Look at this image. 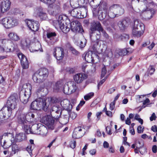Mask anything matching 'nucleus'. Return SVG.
Wrapping results in <instances>:
<instances>
[{"label":"nucleus","instance_id":"f257e3e1","mask_svg":"<svg viewBox=\"0 0 157 157\" xmlns=\"http://www.w3.org/2000/svg\"><path fill=\"white\" fill-rule=\"evenodd\" d=\"M90 37L93 43L91 48L94 52L98 50L101 51L105 50L106 46L105 42L99 40L101 37V32H103V28L100 23L98 21H93L91 23L90 28Z\"/></svg>","mask_w":157,"mask_h":157},{"label":"nucleus","instance_id":"f03ea898","mask_svg":"<svg viewBox=\"0 0 157 157\" xmlns=\"http://www.w3.org/2000/svg\"><path fill=\"white\" fill-rule=\"evenodd\" d=\"M32 88L31 85L29 83L24 84L20 87L19 89H21L20 98L21 101L23 103L25 104L28 102L31 94Z\"/></svg>","mask_w":157,"mask_h":157},{"label":"nucleus","instance_id":"7ed1b4c3","mask_svg":"<svg viewBox=\"0 0 157 157\" xmlns=\"http://www.w3.org/2000/svg\"><path fill=\"white\" fill-rule=\"evenodd\" d=\"M16 48L15 44L11 41L6 39H0V53L12 52Z\"/></svg>","mask_w":157,"mask_h":157},{"label":"nucleus","instance_id":"20e7f679","mask_svg":"<svg viewBox=\"0 0 157 157\" xmlns=\"http://www.w3.org/2000/svg\"><path fill=\"white\" fill-rule=\"evenodd\" d=\"M48 73V70L46 68H40L33 75V79L35 82H42L47 78Z\"/></svg>","mask_w":157,"mask_h":157},{"label":"nucleus","instance_id":"39448f33","mask_svg":"<svg viewBox=\"0 0 157 157\" xmlns=\"http://www.w3.org/2000/svg\"><path fill=\"white\" fill-rule=\"evenodd\" d=\"M0 24L7 29H10L17 26L18 24V20L13 17H8L0 20Z\"/></svg>","mask_w":157,"mask_h":157},{"label":"nucleus","instance_id":"423d86ee","mask_svg":"<svg viewBox=\"0 0 157 157\" xmlns=\"http://www.w3.org/2000/svg\"><path fill=\"white\" fill-rule=\"evenodd\" d=\"M78 4L77 3L76 6H74L75 8L71 11H69V13L74 17L77 18H83L85 17L87 15V9L84 7H76Z\"/></svg>","mask_w":157,"mask_h":157},{"label":"nucleus","instance_id":"0eeeda50","mask_svg":"<svg viewBox=\"0 0 157 157\" xmlns=\"http://www.w3.org/2000/svg\"><path fill=\"white\" fill-rule=\"evenodd\" d=\"M145 26L143 23L139 22L137 20L134 21V25L132 29V34L133 35L140 36L144 32Z\"/></svg>","mask_w":157,"mask_h":157},{"label":"nucleus","instance_id":"6e6552de","mask_svg":"<svg viewBox=\"0 0 157 157\" xmlns=\"http://www.w3.org/2000/svg\"><path fill=\"white\" fill-rule=\"evenodd\" d=\"M26 136L23 133H21L17 134L15 136V138L13 137V138L10 137V140L11 141V143L8 144L6 140H4L3 144H2V146L4 149H7L12 144L16 142H20L25 139Z\"/></svg>","mask_w":157,"mask_h":157},{"label":"nucleus","instance_id":"1a4fd4ad","mask_svg":"<svg viewBox=\"0 0 157 157\" xmlns=\"http://www.w3.org/2000/svg\"><path fill=\"white\" fill-rule=\"evenodd\" d=\"M33 134H40L43 136H46L48 133L47 128L41 124H35L33 125Z\"/></svg>","mask_w":157,"mask_h":157},{"label":"nucleus","instance_id":"9d476101","mask_svg":"<svg viewBox=\"0 0 157 157\" xmlns=\"http://www.w3.org/2000/svg\"><path fill=\"white\" fill-rule=\"evenodd\" d=\"M17 96L16 94H14L10 97L7 101L6 108L8 110L12 113V111L17 107Z\"/></svg>","mask_w":157,"mask_h":157},{"label":"nucleus","instance_id":"9b49d317","mask_svg":"<svg viewBox=\"0 0 157 157\" xmlns=\"http://www.w3.org/2000/svg\"><path fill=\"white\" fill-rule=\"evenodd\" d=\"M46 106L45 100L42 99H38L33 101L31 105V108L34 110H40L43 109L45 111H47V109H45Z\"/></svg>","mask_w":157,"mask_h":157},{"label":"nucleus","instance_id":"f8f14e48","mask_svg":"<svg viewBox=\"0 0 157 157\" xmlns=\"http://www.w3.org/2000/svg\"><path fill=\"white\" fill-rule=\"evenodd\" d=\"M51 106L50 109L47 111H49L52 117L58 119L61 114V109L57 105H55Z\"/></svg>","mask_w":157,"mask_h":157},{"label":"nucleus","instance_id":"ddd939ff","mask_svg":"<svg viewBox=\"0 0 157 157\" xmlns=\"http://www.w3.org/2000/svg\"><path fill=\"white\" fill-rule=\"evenodd\" d=\"M25 21L29 28L32 31L36 32L39 29V25L38 21L29 19H26Z\"/></svg>","mask_w":157,"mask_h":157},{"label":"nucleus","instance_id":"4468645a","mask_svg":"<svg viewBox=\"0 0 157 157\" xmlns=\"http://www.w3.org/2000/svg\"><path fill=\"white\" fill-rule=\"evenodd\" d=\"M85 129L81 127H78L76 128L74 130L72 134L73 138L78 139L82 137L85 134Z\"/></svg>","mask_w":157,"mask_h":157},{"label":"nucleus","instance_id":"2eb2a0df","mask_svg":"<svg viewBox=\"0 0 157 157\" xmlns=\"http://www.w3.org/2000/svg\"><path fill=\"white\" fill-rule=\"evenodd\" d=\"M70 25H71L70 28L73 32L82 33L83 31L80 23L78 21H73L70 24Z\"/></svg>","mask_w":157,"mask_h":157},{"label":"nucleus","instance_id":"dca6fc26","mask_svg":"<svg viewBox=\"0 0 157 157\" xmlns=\"http://www.w3.org/2000/svg\"><path fill=\"white\" fill-rule=\"evenodd\" d=\"M59 99L56 98L49 97L45 100V101L46 106L44 108L45 109H47V111L49 109L51 106H52V105L59 102Z\"/></svg>","mask_w":157,"mask_h":157},{"label":"nucleus","instance_id":"f3484780","mask_svg":"<svg viewBox=\"0 0 157 157\" xmlns=\"http://www.w3.org/2000/svg\"><path fill=\"white\" fill-rule=\"evenodd\" d=\"M34 14H37L42 20H45L47 18V16L44 10L41 7L35 8L34 10Z\"/></svg>","mask_w":157,"mask_h":157},{"label":"nucleus","instance_id":"a211bd4d","mask_svg":"<svg viewBox=\"0 0 157 157\" xmlns=\"http://www.w3.org/2000/svg\"><path fill=\"white\" fill-rule=\"evenodd\" d=\"M53 55L57 60H62L64 56L63 49L61 48L56 47L54 49Z\"/></svg>","mask_w":157,"mask_h":157},{"label":"nucleus","instance_id":"6ab92c4d","mask_svg":"<svg viewBox=\"0 0 157 157\" xmlns=\"http://www.w3.org/2000/svg\"><path fill=\"white\" fill-rule=\"evenodd\" d=\"M11 2L10 0H4L0 5L1 10L2 13L7 12L10 8Z\"/></svg>","mask_w":157,"mask_h":157},{"label":"nucleus","instance_id":"aec40b11","mask_svg":"<svg viewBox=\"0 0 157 157\" xmlns=\"http://www.w3.org/2000/svg\"><path fill=\"white\" fill-rule=\"evenodd\" d=\"M18 56L20 60L21 63L23 68L26 69L29 67V63L26 57L22 53H19Z\"/></svg>","mask_w":157,"mask_h":157},{"label":"nucleus","instance_id":"412c9836","mask_svg":"<svg viewBox=\"0 0 157 157\" xmlns=\"http://www.w3.org/2000/svg\"><path fill=\"white\" fill-rule=\"evenodd\" d=\"M86 78V75L82 73L77 74L74 76V80L77 83L82 82Z\"/></svg>","mask_w":157,"mask_h":157},{"label":"nucleus","instance_id":"4be33fe9","mask_svg":"<svg viewBox=\"0 0 157 157\" xmlns=\"http://www.w3.org/2000/svg\"><path fill=\"white\" fill-rule=\"evenodd\" d=\"M43 119H45L46 121H44L45 124L48 126L49 129H53L54 128V121L51 117H45Z\"/></svg>","mask_w":157,"mask_h":157},{"label":"nucleus","instance_id":"5701e85b","mask_svg":"<svg viewBox=\"0 0 157 157\" xmlns=\"http://www.w3.org/2000/svg\"><path fill=\"white\" fill-rule=\"evenodd\" d=\"M112 10L113 9L115 14L117 15H120L124 13V10L120 6L117 5H113L111 6Z\"/></svg>","mask_w":157,"mask_h":157},{"label":"nucleus","instance_id":"b1692460","mask_svg":"<svg viewBox=\"0 0 157 157\" xmlns=\"http://www.w3.org/2000/svg\"><path fill=\"white\" fill-rule=\"evenodd\" d=\"M61 106L65 109L70 110L72 108V105L67 99H64L61 102Z\"/></svg>","mask_w":157,"mask_h":157},{"label":"nucleus","instance_id":"393cba45","mask_svg":"<svg viewBox=\"0 0 157 157\" xmlns=\"http://www.w3.org/2000/svg\"><path fill=\"white\" fill-rule=\"evenodd\" d=\"M33 48L29 49L31 52H34L35 51H40V52H43V49L42 48L41 44L38 42L37 41L35 44H33Z\"/></svg>","mask_w":157,"mask_h":157},{"label":"nucleus","instance_id":"a878e982","mask_svg":"<svg viewBox=\"0 0 157 157\" xmlns=\"http://www.w3.org/2000/svg\"><path fill=\"white\" fill-rule=\"evenodd\" d=\"M64 22V21L63 19L62 16L60 15L59 16L58 20L53 21V25L55 26L56 28H58V27L60 28V26L62 25L63 22Z\"/></svg>","mask_w":157,"mask_h":157},{"label":"nucleus","instance_id":"bb28decb","mask_svg":"<svg viewBox=\"0 0 157 157\" xmlns=\"http://www.w3.org/2000/svg\"><path fill=\"white\" fill-rule=\"evenodd\" d=\"M94 54L91 51H90L86 52L85 56V59L87 62L91 63L93 61Z\"/></svg>","mask_w":157,"mask_h":157},{"label":"nucleus","instance_id":"cd10ccee","mask_svg":"<svg viewBox=\"0 0 157 157\" xmlns=\"http://www.w3.org/2000/svg\"><path fill=\"white\" fill-rule=\"evenodd\" d=\"M64 22H63L62 25L60 26V29L63 33H67L70 31L71 25L69 23L67 24V23H65L64 24Z\"/></svg>","mask_w":157,"mask_h":157},{"label":"nucleus","instance_id":"c85d7f7f","mask_svg":"<svg viewBox=\"0 0 157 157\" xmlns=\"http://www.w3.org/2000/svg\"><path fill=\"white\" fill-rule=\"evenodd\" d=\"M8 36L10 40L13 41H17L20 40V38L17 33L14 32H10L8 35Z\"/></svg>","mask_w":157,"mask_h":157},{"label":"nucleus","instance_id":"c756f323","mask_svg":"<svg viewBox=\"0 0 157 157\" xmlns=\"http://www.w3.org/2000/svg\"><path fill=\"white\" fill-rule=\"evenodd\" d=\"M69 87V90L71 91V93L75 91L76 89V84L73 81H70L67 83Z\"/></svg>","mask_w":157,"mask_h":157},{"label":"nucleus","instance_id":"7c9ffc66","mask_svg":"<svg viewBox=\"0 0 157 157\" xmlns=\"http://www.w3.org/2000/svg\"><path fill=\"white\" fill-rule=\"evenodd\" d=\"M32 127L33 126L30 128V126L28 125L27 123H26V124L25 123V124H23V125L22 126L23 128H24L25 132L27 134H33Z\"/></svg>","mask_w":157,"mask_h":157},{"label":"nucleus","instance_id":"2f4dec72","mask_svg":"<svg viewBox=\"0 0 157 157\" xmlns=\"http://www.w3.org/2000/svg\"><path fill=\"white\" fill-rule=\"evenodd\" d=\"M18 121L20 124H26L25 115V114L21 113L18 117Z\"/></svg>","mask_w":157,"mask_h":157},{"label":"nucleus","instance_id":"473e14b6","mask_svg":"<svg viewBox=\"0 0 157 157\" xmlns=\"http://www.w3.org/2000/svg\"><path fill=\"white\" fill-rule=\"evenodd\" d=\"M63 83L62 82L59 81L56 82L54 86L53 90L55 92H58L60 91Z\"/></svg>","mask_w":157,"mask_h":157},{"label":"nucleus","instance_id":"72a5a7b5","mask_svg":"<svg viewBox=\"0 0 157 157\" xmlns=\"http://www.w3.org/2000/svg\"><path fill=\"white\" fill-rule=\"evenodd\" d=\"M118 25L121 30H124L127 26V22L125 20L120 21L118 22Z\"/></svg>","mask_w":157,"mask_h":157},{"label":"nucleus","instance_id":"f704fd0d","mask_svg":"<svg viewBox=\"0 0 157 157\" xmlns=\"http://www.w3.org/2000/svg\"><path fill=\"white\" fill-rule=\"evenodd\" d=\"M106 11L105 10H99L98 12V18L100 20H102L105 19L106 16Z\"/></svg>","mask_w":157,"mask_h":157},{"label":"nucleus","instance_id":"c9c22d12","mask_svg":"<svg viewBox=\"0 0 157 157\" xmlns=\"http://www.w3.org/2000/svg\"><path fill=\"white\" fill-rule=\"evenodd\" d=\"M13 134L11 132H5L3 134H0V144H1V141L3 137L5 138L8 137L10 139V137L13 138Z\"/></svg>","mask_w":157,"mask_h":157},{"label":"nucleus","instance_id":"e433bc0d","mask_svg":"<svg viewBox=\"0 0 157 157\" xmlns=\"http://www.w3.org/2000/svg\"><path fill=\"white\" fill-rule=\"evenodd\" d=\"M26 121L33 122L34 120L35 115L31 113H29L25 115Z\"/></svg>","mask_w":157,"mask_h":157},{"label":"nucleus","instance_id":"4c0bfd02","mask_svg":"<svg viewBox=\"0 0 157 157\" xmlns=\"http://www.w3.org/2000/svg\"><path fill=\"white\" fill-rule=\"evenodd\" d=\"M111 6H110L108 10V15L109 17L111 18H113L117 16V15L114 11L113 9L112 10Z\"/></svg>","mask_w":157,"mask_h":157},{"label":"nucleus","instance_id":"58836bf2","mask_svg":"<svg viewBox=\"0 0 157 157\" xmlns=\"http://www.w3.org/2000/svg\"><path fill=\"white\" fill-rule=\"evenodd\" d=\"M63 91V93L65 94H71V91L69 90V87L67 83L64 86Z\"/></svg>","mask_w":157,"mask_h":157},{"label":"nucleus","instance_id":"ea45409f","mask_svg":"<svg viewBox=\"0 0 157 157\" xmlns=\"http://www.w3.org/2000/svg\"><path fill=\"white\" fill-rule=\"evenodd\" d=\"M68 116L67 115H65L64 118H60L59 119V120L61 121L60 122L61 124H66L68 121Z\"/></svg>","mask_w":157,"mask_h":157},{"label":"nucleus","instance_id":"a19ab883","mask_svg":"<svg viewBox=\"0 0 157 157\" xmlns=\"http://www.w3.org/2000/svg\"><path fill=\"white\" fill-rule=\"evenodd\" d=\"M40 1L44 3L49 5L50 7H51L52 4H53L56 0H39Z\"/></svg>","mask_w":157,"mask_h":157},{"label":"nucleus","instance_id":"79ce46f5","mask_svg":"<svg viewBox=\"0 0 157 157\" xmlns=\"http://www.w3.org/2000/svg\"><path fill=\"white\" fill-rule=\"evenodd\" d=\"M56 36L55 32H49L47 33V36L48 38L52 40L53 39L54 37Z\"/></svg>","mask_w":157,"mask_h":157},{"label":"nucleus","instance_id":"37998d69","mask_svg":"<svg viewBox=\"0 0 157 157\" xmlns=\"http://www.w3.org/2000/svg\"><path fill=\"white\" fill-rule=\"evenodd\" d=\"M86 40L84 37H83L79 43V46L81 48H84L86 45Z\"/></svg>","mask_w":157,"mask_h":157},{"label":"nucleus","instance_id":"c03bdc74","mask_svg":"<svg viewBox=\"0 0 157 157\" xmlns=\"http://www.w3.org/2000/svg\"><path fill=\"white\" fill-rule=\"evenodd\" d=\"M34 147L33 145H29L26 147V150L29 152L30 156H31V155H32V151L34 148Z\"/></svg>","mask_w":157,"mask_h":157},{"label":"nucleus","instance_id":"a18cd8bd","mask_svg":"<svg viewBox=\"0 0 157 157\" xmlns=\"http://www.w3.org/2000/svg\"><path fill=\"white\" fill-rule=\"evenodd\" d=\"M28 41L27 40H23L21 41V45L23 48H25L29 46V43H28Z\"/></svg>","mask_w":157,"mask_h":157},{"label":"nucleus","instance_id":"49530a36","mask_svg":"<svg viewBox=\"0 0 157 157\" xmlns=\"http://www.w3.org/2000/svg\"><path fill=\"white\" fill-rule=\"evenodd\" d=\"M136 147L139 149L142 148L144 145V144L143 142H140L139 141H136L135 142Z\"/></svg>","mask_w":157,"mask_h":157},{"label":"nucleus","instance_id":"de8ad7c7","mask_svg":"<svg viewBox=\"0 0 157 157\" xmlns=\"http://www.w3.org/2000/svg\"><path fill=\"white\" fill-rule=\"evenodd\" d=\"M94 95V93L93 92L90 93L84 96V98L86 100H87L91 98Z\"/></svg>","mask_w":157,"mask_h":157},{"label":"nucleus","instance_id":"09e8293b","mask_svg":"<svg viewBox=\"0 0 157 157\" xmlns=\"http://www.w3.org/2000/svg\"><path fill=\"white\" fill-rule=\"evenodd\" d=\"M154 2L152 0H148L146 3V6L147 8H152L154 6Z\"/></svg>","mask_w":157,"mask_h":157},{"label":"nucleus","instance_id":"8fccbe9b","mask_svg":"<svg viewBox=\"0 0 157 157\" xmlns=\"http://www.w3.org/2000/svg\"><path fill=\"white\" fill-rule=\"evenodd\" d=\"M149 74L150 75L153 74L155 71V69L152 66H150L148 68Z\"/></svg>","mask_w":157,"mask_h":157},{"label":"nucleus","instance_id":"3c124183","mask_svg":"<svg viewBox=\"0 0 157 157\" xmlns=\"http://www.w3.org/2000/svg\"><path fill=\"white\" fill-rule=\"evenodd\" d=\"M93 61L92 62V63H98V62H99V59H98V57L97 55H95L94 54H93Z\"/></svg>","mask_w":157,"mask_h":157},{"label":"nucleus","instance_id":"603ef678","mask_svg":"<svg viewBox=\"0 0 157 157\" xmlns=\"http://www.w3.org/2000/svg\"><path fill=\"white\" fill-rule=\"evenodd\" d=\"M119 38L121 40H128L129 38V36L126 34H123L121 35Z\"/></svg>","mask_w":157,"mask_h":157},{"label":"nucleus","instance_id":"864d4df0","mask_svg":"<svg viewBox=\"0 0 157 157\" xmlns=\"http://www.w3.org/2000/svg\"><path fill=\"white\" fill-rule=\"evenodd\" d=\"M144 128L141 126H138L137 128V132L139 133H142L143 132Z\"/></svg>","mask_w":157,"mask_h":157},{"label":"nucleus","instance_id":"5fc2aeb1","mask_svg":"<svg viewBox=\"0 0 157 157\" xmlns=\"http://www.w3.org/2000/svg\"><path fill=\"white\" fill-rule=\"evenodd\" d=\"M106 73V70L105 66L102 68L101 71V78H102L105 76Z\"/></svg>","mask_w":157,"mask_h":157},{"label":"nucleus","instance_id":"6e6d98bb","mask_svg":"<svg viewBox=\"0 0 157 157\" xmlns=\"http://www.w3.org/2000/svg\"><path fill=\"white\" fill-rule=\"evenodd\" d=\"M70 147L71 148L74 149L75 148L76 146V142L75 141H71L70 143Z\"/></svg>","mask_w":157,"mask_h":157},{"label":"nucleus","instance_id":"4d7b16f0","mask_svg":"<svg viewBox=\"0 0 157 157\" xmlns=\"http://www.w3.org/2000/svg\"><path fill=\"white\" fill-rule=\"evenodd\" d=\"M70 50L71 51L72 53L74 55H77L79 54L78 51L76 50L74 48L72 47L70 48Z\"/></svg>","mask_w":157,"mask_h":157},{"label":"nucleus","instance_id":"13d9d810","mask_svg":"<svg viewBox=\"0 0 157 157\" xmlns=\"http://www.w3.org/2000/svg\"><path fill=\"white\" fill-rule=\"evenodd\" d=\"M12 151H14L15 153L17 152L18 150V147L15 144H13V145L12 147Z\"/></svg>","mask_w":157,"mask_h":157},{"label":"nucleus","instance_id":"bf43d9fd","mask_svg":"<svg viewBox=\"0 0 157 157\" xmlns=\"http://www.w3.org/2000/svg\"><path fill=\"white\" fill-rule=\"evenodd\" d=\"M156 117V116L155 115V113H153L151 116L150 117V120L151 121H152L153 120H155Z\"/></svg>","mask_w":157,"mask_h":157},{"label":"nucleus","instance_id":"052dcab7","mask_svg":"<svg viewBox=\"0 0 157 157\" xmlns=\"http://www.w3.org/2000/svg\"><path fill=\"white\" fill-rule=\"evenodd\" d=\"M115 104V101H113L110 104V109L111 110H113L114 109Z\"/></svg>","mask_w":157,"mask_h":157},{"label":"nucleus","instance_id":"680f3d73","mask_svg":"<svg viewBox=\"0 0 157 157\" xmlns=\"http://www.w3.org/2000/svg\"><path fill=\"white\" fill-rule=\"evenodd\" d=\"M107 76L105 78L103 79H102L98 83V87L100 86L102 84L105 82Z\"/></svg>","mask_w":157,"mask_h":157},{"label":"nucleus","instance_id":"e2e57ef3","mask_svg":"<svg viewBox=\"0 0 157 157\" xmlns=\"http://www.w3.org/2000/svg\"><path fill=\"white\" fill-rule=\"evenodd\" d=\"M130 133L132 135H134L135 134V130L133 127H130Z\"/></svg>","mask_w":157,"mask_h":157},{"label":"nucleus","instance_id":"0e129e2a","mask_svg":"<svg viewBox=\"0 0 157 157\" xmlns=\"http://www.w3.org/2000/svg\"><path fill=\"white\" fill-rule=\"evenodd\" d=\"M151 130L153 132H157V126L154 125V126H152L151 128Z\"/></svg>","mask_w":157,"mask_h":157},{"label":"nucleus","instance_id":"69168bd1","mask_svg":"<svg viewBox=\"0 0 157 157\" xmlns=\"http://www.w3.org/2000/svg\"><path fill=\"white\" fill-rule=\"evenodd\" d=\"M150 100L148 98H147L146 100H144L143 102V105H147V104L149 103L150 102Z\"/></svg>","mask_w":157,"mask_h":157},{"label":"nucleus","instance_id":"338daca9","mask_svg":"<svg viewBox=\"0 0 157 157\" xmlns=\"http://www.w3.org/2000/svg\"><path fill=\"white\" fill-rule=\"evenodd\" d=\"M116 89L114 87L110 88L108 91V93L110 94H111L113 93L115 90Z\"/></svg>","mask_w":157,"mask_h":157},{"label":"nucleus","instance_id":"774afa93","mask_svg":"<svg viewBox=\"0 0 157 157\" xmlns=\"http://www.w3.org/2000/svg\"><path fill=\"white\" fill-rule=\"evenodd\" d=\"M109 147V143L106 141H104L103 143V147L105 148H107Z\"/></svg>","mask_w":157,"mask_h":157}]
</instances>
